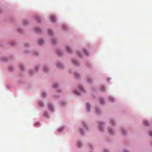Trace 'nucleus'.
<instances>
[{"mask_svg": "<svg viewBox=\"0 0 152 152\" xmlns=\"http://www.w3.org/2000/svg\"><path fill=\"white\" fill-rule=\"evenodd\" d=\"M44 42L43 40L42 39H40L38 40V44L41 45Z\"/></svg>", "mask_w": 152, "mask_h": 152, "instance_id": "nucleus-1", "label": "nucleus"}, {"mask_svg": "<svg viewBox=\"0 0 152 152\" xmlns=\"http://www.w3.org/2000/svg\"><path fill=\"white\" fill-rule=\"evenodd\" d=\"M48 107H49V108L50 110L51 111H53V107L51 105H50V104L49 105Z\"/></svg>", "mask_w": 152, "mask_h": 152, "instance_id": "nucleus-3", "label": "nucleus"}, {"mask_svg": "<svg viewBox=\"0 0 152 152\" xmlns=\"http://www.w3.org/2000/svg\"><path fill=\"white\" fill-rule=\"evenodd\" d=\"M144 124L145 126H148L149 124L148 121H144Z\"/></svg>", "mask_w": 152, "mask_h": 152, "instance_id": "nucleus-5", "label": "nucleus"}, {"mask_svg": "<svg viewBox=\"0 0 152 152\" xmlns=\"http://www.w3.org/2000/svg\"><path fill=\"white\" fill-rule=\"evenodd\" d=\"M25 21H23V23H24V24H26V23L25 22Z\"/></svg>", "mask_w": 152, "mask_h": 152, "instance_id": "nucleus-27", "label": "nucleus"}, {"mask_svg": "<svg viewBox=\"0 0 152 152\" xmlns=\"http://www.w3.org/2000/svg\"><path fill=\"white\" fill-rule=\"evenodd\" d=\"M149 133L150 136L152 137V132H149Z\"/></svg>", "mask_w": 152, "mask_h": 152, "instance_id": "nucleus-18", "label": "nucleus"}, {"mask_svg": "<svg viewBox=\"0 0 152 152\" xmlns=\"http://www.w3.org/2000/svg\"><path fill=\"white\" fill-rule=\"evenodd\" d=\"M66 50L68 52L70 53L71 51V48H67Z\"/></svg>", "mask_w": 152, "mask_h": 152, "instance_id": "nucleus-15", "label": "nucleus"}, {"mask_svg": "<svg viewBox=\"0 0 152 152\" xmlns=\"http://www.w3.org/2000/svg\"><path fill=\"white\" fill-rule=\"evenodd\" d=\"M80 144H81V143L80 142H78L77 143V145H78L79 146H80Z\"/></svg>", "mask_w": 152, "mask_h": 152, "instance_id": "nucleus-20", "label": "nucleus"}, {"mask_svg": "<svg viewBox=\"0 0 152 152\" xmlns=\"http://www.w3.org/2000/svg\"><path fill=\"white\" fill-rule=\"evenodd\" d=\"M90 107L89 104L88 103L86 104V109L87 111H89V108Z\"/></svg>", "mask_w": 152, "mask_h": 152, "instance_id": "nucleus-4", "label": "nucleus"}, {"mask_svg": "<svg viewBox=\"0 0 152 152\" xmlns=\"http://www.w3.org/2000/svg\"><path fill=\"white\" fill-rule=\"evenodd\" d=\"M99 101L101 104H103L104 103V100L100 98Z\"/></svg>", "mask_w": 152, "mask_h": 152, "instance_id": "nucleus-7", "label": "nucleus"}, {"mask_svg": "<svg viewBox=\"0 0 152 152\" xmlns=\"http://www.w3.org/2000/svg\"><path fill=\"white\" fill-rule=\"evenodd\" d=\"M58 86V85L56 83H55L53 85V86L54 88H56Z\"/></svg>", "mask_w": 152, "mask_h": 152, "instance_id": "nucleus-16", "label": "nucleus"}, {"mask_svg": "<svg viewBox=\"0 0 152 152\" xmlns=\"http://www.w3.org/2000/svg\"><path fill=\"white\" fill-rule=\"evenodd\" d=\"M44 71L45 72H46V71L45 70V68H44Z\"/></svg>", "mask_w": 152, "mask_h": 152, "instance_id": "nucleus-28", "label": "nucleus"}, {"mask_svg": "<svg viewBox=\"0 0 152 152\" xmlns=\"http://www.w3.org/2000/svg\"><path fill=\"white\" fill-rule=\"evenodd\" d=\"M26 47H29V44H26Z\"/></svg>", "mask_w": 152, "mask_h": 152, "instance_id": "nucleus-25", "label": "nucleus"}, {"mask_svg": "<svg viewBox=\"0 0 152 152\" xmlns=\"http://www.w3.org/2000/svg\"><path fill=\"white\" fill-rule=\"evenodd\" d=\"M123 131H122V133H123Z\"/></svg>", "mask_w": 152, "mask_h": 152, "instance_id": "nucleus-31", "label": "nucleus"}, {"mask_svg": "<svg viewBox=\"0 0 152 152\" xmlns=\"http://www.w3.org/2000/svg\"><path fill=\"white\" fill-rule=\"evenodd\" d=\"M109 99L111 101L113 102L114 101L113 98L112 97H110Z\"/></svg>", "mask_w": 152, "mask_h": 152, "instance_id": "nucleus-13", "label": "nucleus"}, {"mask_svg": "<svg viewBox=\"0 0 152 152\" xmlns=\"http://www.w3.org/2000/svg\"><path fill=\"white\" fill-rule=\"evenodd\" d=\"M48 32L50 35H51L52 34V32L51 30L49 29L48 30Z\"/></svg>", "mask_w": 152, "mask_h": 152, "instance_id": "nucleus-9", "label": "nucleus"}, {"mask_svg": "<svg viewBox=\"0 0 152 152\" xmlns=\"http://www.w3.org/2000/svg\"><path fill=\"white\" fill-rule=\"evenodd\" d=\"M80 132L81 133L83 134V133H82V131L81 130H80Z\"/></svg>", "mask_w": 152, "mask_h": 152, "instance_id": "nucleus-26", "label": "nucleus"}, {"mask_svg": "<svg viewBox=\"0 0 152 152\" xmlns=\"http://www.w3.org/2000/svg\"><path fill=\"white\" fill-rule=\"evenodd\" d=\"M75 77L77 78L78 77V76H79L78 74L77 73L75 74Z\"/></svg>", "mask_w": 152, "mask_h": 152, "instance_id": "nucleus-19", "label": "nucleus"}, {"mask_svg": "<svg viewBox=\"0 0 152 152\" xmlns=\"http://www.w3.org/2000/svg\"><path fill=\"white\" fill-rule=\"evenodd\" d=\"M53 44H55V43H54V42H53Z\"/></svg>", "mask_w": 152, "mask_h": 152, "instance_id": "nucleus-29", "label": "nucleus"}, {"mask_svg": "<svg viewBox=\"0 0 152 152\" xmlns=\"http://www.w3.org/2000/svg\"><path fill=\"white\" fill-rule=\"evenodd\" d=\"M20 68L21 69H23V66L22 65H20Z\"/></svg>", "mask_w": 152, "mask_h": 152, "instance_id": "nucleus-24", "label": "nucleus"}, {"mask_svg": "<svg viewBox=\"0 0 152 152\" xmlns=\"http://www.w3.org/2000/svg\"><path fill=\"white\" fill-rule=\"evenodd\" d=\"M63 128H59L58 129V131L59 132H61L63 130Z\"/></svg>", "mask_w": 152, "mask_h": 152, "instance_id": "nucleus-6", "label": "nucleus"}, {"mask_svg": "<svg viewBox=\"0 0 152 152\" xmlns=\"http://www.w3.org/2000/svg\"><path fill=\"white\" fill-rule=\"evenodd\" d=\"M45 95H46V94L45 93H43L42 94V96H45Z\"/></svg>", "mask_w": 152, "mask_h": 152, "instance_id": "nucleus-21", "label": "nucleus"}, {"mask_svg": "<svg viewBox=\"0 0 152 152\" xmlns=\"http://www.w3.org/2000/svg\"><path fill=\"white\" fill-rule=\"evenodd\" d=\"M108 132L110 134H112L113 133V131L112 129H108Z\"/></svg>", "mask_w": 152, "mask_h": 152, "instance_id": "nucleus-12", "label": "nucleus"}, {"mask_svg": "<svg viewBox=\"0 0 152 152\" xmlns=\"http://www.w3.org/2000/svg\"><path fill=\"white\" fill-rule=\"evenodd\" d=\"M79 88L80 90L84 91V90L83 89V86H80L79 87Z\"/></svg>", "mask_w": 152, "mask_h": 152, "instance_id": "nucleus-11", "label": "nucleus"}, {"mask_svg": "<svg viewBox=\"0 0 152 152\" xmlns=\"http://www.w3.org/2000/svg\"><path fill=\"white\" fill-rule=\"evenodd\" d=\"M75 93L76 95H80V93H79V92H78V91H75Z\"/></svg>", "mask_w": 152, "mask_h": 152, "instance_id": "nucleus-17", "label": "nucleus"}, {"mask_svg": "<svg viewBox=\"0 0 152 152\" xmlns=\"http://www.w3.org/2000/svg\"><path fill=\"white\" fill-rule=\"evenodd\" d=\"M72 61L74 64L77 65V62L75 60H72Z\"/></svg>", "mask_w": 152, "mask_h": 152, "instance_id": "nucleus-10", "label": "nucleus"}, {"mask_svg": "<svg viewBox=\"0 0 152 152\" xmlns=\"http://www.w3.org/2000/svg\"><path fill=\"white\" fill-rule=\"evenodd\" d=\"M59 55H61V54H60L59 53H58Z\"/></svg>", "mask_w": 152, "mask_h": 152, "instance_id": "nucleus-30", "label": "nucleus"}, {"mask_svg": "<svg viewBox=\"0 0 152 152\" xmlns=\"http://www.w3.org/2000/svg\"><path fill=\"white\" fill-rule=\"evenodd\" d=\"M35 124L36 125L39 124V123L38 122H36L35 123Z\"/></svg>", "mask_w": 152, "mask_h": 152, "instance_id": "nucleus-22", "label": "nucleus"}, {"mask_svg": "<svg viewBox=\"0 0 152 152\" xmlns=\"http://www.w3.org/2000/svg\"><path fill=\"white\" fill-rule=\"evenodd\" d=\"M47 115H48V114L47 113H46V112L44 113V115L46 116H47Z\"/></svg>", "mask_w": 152, "mask_h": 152, "instance_id": "nucleus-23", "label": "nucleus"}, {"mask_svg": "<svg viewBox=\"0 0 152 152\" xmlns=\"http://www.w3.org/2000/svg\"><path fill=\"white\" fill-rule=\"evenodd\" d=\"M51 20L53 22L55 21V18L53 15H51L50 17Z\"/></svg>", "mask_w": 152, "mask_h": 152, "instance_id": "nucleus-2", "label": "nucleus"}, {"mask_svg": "<svg viewBox=\"0 0 152 152\" xmlns=\"http://www.w3.org/2000/svg\"><path fill=\"white\" fill-rule=\"evenodd\" d=\"M57 66L60 68H61L62 67V65L60 63H58L57 64Z\"/></svg>", "mask_w": 152, "mask_h": 152, "instance_id": "nucleus-8", "label": "nucleus"}, {"mask_svg": "<svg viewBox=\"0 0 152 152\" xmlns=\"http://www.w3.org/2000/svg\"><path fill=\"white\" fill-rule=\"evenodd\" d=\"M40 29L39 28H35V30L36 31H37V32H39V31H40Z\"/></svg>", "mask_w": 152, "mask_h": 152, "instance_id": "nucleus-14", "label": "nucleus"}]
</instances>
